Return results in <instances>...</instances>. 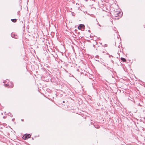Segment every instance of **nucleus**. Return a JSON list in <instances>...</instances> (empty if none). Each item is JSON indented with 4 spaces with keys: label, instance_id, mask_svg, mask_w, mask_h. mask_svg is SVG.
<instances>
[{
    "label": "nucleus",
    "instance_id": "39448f33",
    "mask_svg": "<svg viewBox=\"0 0 145 145\" xmlns=\"http://www.w3.org/2000/svg\"><path fill=\"white\" fill-rule=\"evenodd\" d=\"M11 21L13 22H16L17 21V20L16 19H12Z\"/></svg>",
    "mask_w": 145,
    "mask_h": 145
},
{
    "label": "nucleus",
    "instance_id": "1a4fd4ad",
    "mask_svg": "<svg viewBox=\"0 0 145 145\" xmlns=\"http://www.w3.org/2000/svg\"><path fill=\"white\" fill-rule=\"evenodd\" d=\"M5 86H8V85H7V84H5Z\"/></svg>",
    "mask_w": 145,
    "mask_h": 145
},
{
    "label": "nucleus",
    "instance_id": "20e7f679",
    "mask_svg": "<svg viewBox=\"0 0 145 145\" xmlns=\"http://www.w3.org/2000/svg\"><path fill=\"white\" fill-rule=\"evenodd\" d=\"M121 60L123 62H125L126 61V59L124 58L121 57Z\"/></svg>",
    "mask_w": 145,
    "mask_h": 145
},
{
    "label": "nucleus",
    "instance_id": "9d476101",
    "mask_svg": "<svg viewBox=\"0 0 145 145\" xmlns=\"http://www.w3.org/2000/svg\"><path fill=\"white\" fill-rule=\"evenodd\" d=\"M14 120H15V119H12V120L13 121H14Z\"/></svg>",
    "mask_w": 145,
    "mask_h": 145
},
{
    "label": "nucleus",
    "instance_id": "9b49d317",
    "mask_svg": "<svg viewBox=\"0 0 145 145\" xmlns=\"http://www.w3.org/2000/svg\"><path fill=\"white\" fill-rule=\"evenodd\" d=\"M112 63H113V62H114V61H113V60L112 61Z\"/></svg>",
    "mask_w": 145,
    "mask_h": 145
},
{
    "label": "nucleus",
    "instance_id": "ddd939ff",
    "mask_svg": "<svg viewBox=\"0 0 145 145\" xmlns=\"http://www.w3.org/2000/svg\"><path fill=\"white\" fill-rule=\"evenodd\" d=\"M63 103H65V101H63Z\"/></svg>",
    "mask_w": 145,
    "mask_h": 145
},
{
    "label": "nucleus",
    "instance_id": "f03ea898",
    "mask_svg": "<svg viewBox=\"0 0 145 145\" xmlns=\"http://www.w3.org/2000/svg\"><path fill=\"white\" fill-rule=\"evenodd\" d=\"M11 36L12 37L16 39L18 38L17 35H16L14 33H12L11 34Z\"/></svg>",
    "mask_w": 145,
    "mask_h": 145
},
{
    "label": "nucleus",
    "instance_id": "4468645a",
    "mask_svg": "<svg viewBox=\"0 0 145 145\" xmlns=\"http://www.w3.org/2000/svg\"><path fill=\"white\" fill-rule=\"evenodd\" d=\"M32 139L33 140V138H32Z\"/></svg>",
    "mask_w": 145,
    "mask_h": 145
},
{
    "label": "nucleus",
    "instance_id": "0eeeda50",
    "mask_svg": "<svg viewBox=\"0 0 145 145\" xmlns=\"http://www.w3.org/2000/svg\"><path fill=\"white\" fill-rule=\"evenodd\" d=\"M107 44H105V47H107Z\"/></svg>",
    "mask_w": 145,
    "mask_h": 145
},
{
    "label": "nucleus",
    "instance_id": "f8f14e48",
    "mask_svg": "<svg viewBox=\"0 0 145 145\" xmlns=\"http://www.w3.org/2000/svg\"><path fill=\"white\" fill-rule=\"evenodd\" d=\"M98 24L99 26H101V25H99V24L98 23Z\"/></svg>",
    "mask_w": 145,
    "mask_h": 145
},
{
    "label": "nucleus",
    "instance_id": "f257e3e1",
    "mask_svg": "<svg viewBox=\"0 0 145 145\" xmlns=\"http://www.w3.org/2000/svg\"><path fill=\"white\" fill-rule=\"evenodd\" d=\"M31 135L30 134H25L24 136H23V138L24 140H26L30 137Z\"/></svg>",
    "mask_w": 145,
    "mask_h": 145
},
{
    "label": "nucleus",
    "instance_id": "2eb2a0df",
    "mask_svg": "<svg viewBox=\"0 0 145 145\" xmlns=\"http://www.w3.org/2000/svg\"><path fill=\"white\" fill-rule=\"evenodd\" d=\"M22 121H23V120L22 119Z\"/></svg>",
    "mask_w": 145,
    "mask_h": 145
},
{
    "label": "nucleus",
    "instance_id": "6e6552de",
    "mask_svg": "<svg viewBox=\"0 0 145 145\" xmlns=\"http://www.w3.org/2000/svg\"><path fill=\"white\" fill-rule=\"evenodd\" d=\"M99 57V56H96V57Z\"/></svg>",
    "mask_w": 145,
    "mask_h": 145
},
{
    "label": "nucleus",
    "instance_id": "7ed1b4c3",
    "mask_svg": "<svg viewBox=\"0 0 145 145\" xmlns=\"http://www.w3.org/2000/svg\"><path fill=\"white\" fill-rule=\"evenodd\" d=\"M84 27L85 26L84 25L80 24L79 26L78 27V28L79 29H80L82 28H84Z\"/></svg>",
    "mask_w": 145,
    "mask_h": 145
},
{
    "label": "nucleus",
    "instance_id": "423d86ee",
    "mask_svg": "<svg viewBox=\"0 0 145 145\" xmlns=\"http://www.w3.org/2000/svg\"><path fill=\"white\" fill-rule=\"evenodd\" d=\"M8 114H10V115L8 114V115H9L11 117H12V115L10 113H9Z\"/></svg>",
    "mask_w": 145,
    "mask_h": 145
}]
</instances>
